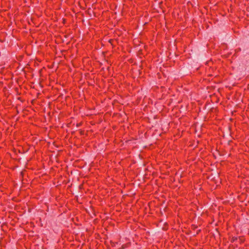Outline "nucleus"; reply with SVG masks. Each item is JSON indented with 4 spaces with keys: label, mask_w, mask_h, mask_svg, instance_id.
<instances>
[{
    "label": "nucleus",
    "mask_w": 249,
    "mask_h": 249,
    "mask_svg": "<svg viewBox=\"0 0 249 249\" xmlns=\"http://www.w3.org/2000/svg\"><path fill=\"white\" fill-rule=\"evenodd\" d=\"M200 231H201V230H198V231H197V232H196V234H199V233L200 232Z\"/></svg>",
    "instance_id": "obj_7"
},
{
    "label": "nucleus",
    "mask_w": 249,
    "mask_h": 249,
    "mask_svg": "<svg viewBox=\"0 0 249 249\" xmlns=\"http://www.w3.org/2000/svg\"><path fill=\"white\" fill-rule=\"evenodd\" d=\"M81 125V123L77 124L76 126L77 127H79Z\"/></svg>",
    "instance_id": "obj_6"
},
{
    "label": "nucleus",
    "mask_w": 249,
    "mask_h": 249,
    "mask_svg": "<svg viewBox=\"0 0 249 249\" xmlns=\"http://www.w3.org/2000/svg\"><path fill=\"white\" fill-rule=\"evenodd\" d=\"M79 133L81 135H83L85 134V130L80 129L79 130Z\"/></svg>",
    "instance_id": "obj_5"
},
{
    "label": "nucleus",
    "mask_w": 249,
    "mask_h": 249,
    "mask_svg": "<svg viewBox=\"0 0 249 249\" xmlns=\"http://www.w3.org/2000/svg\"><path fill=\"white\" fill-rule=\"evenodd\" d=\"M239 239L241 244L244 243L245 241V239L243 236L239 237Z\"/></svg>",
    "instance_id": "obj_1"
},
{
    "label": "nucleus",
    "mask_w": 249,
    "mask_h": 249,
    "mask_svg": "<svg viewBox=\"0 0 249 249\" xmlns=\"http://www.w3.org/2000/svg\"><path fill=\"white\" fill-rule=\"evenodd\" d=\"M124 245L122 246V249H124Z\"/></svg>",
    "instance_id": "obj_8"
},
{
    "label": "nucleus",
    "mask_w": 249,
    "mask_h": 249,
    "mask_svg": "<svg viewBox=\"0 0 249 249\" xmlns=\"http://www.w3.org/2000/svg\"><path fill=\"white\" fill-rule=\"evenodd\" d=\"M238 239V238L237 237H232L231 239V243H234L235 241H236Z\"/></svg>",
    "instance_id": "obj_2"
},
{
    "label": "nucleus",
    "mask_w": 249,
    "mask_h": 249,
    "mask_svg": "<svg viewBox=\"0 0 249 249\" xmlns=\"http://www.w3.org/2000/svg\"><path fill=\"white\" fill-rule=\"evenodd\" d=\"M115 41V40L113 39H110L108 40V42L112 46H114L113 42Z\"/></svg>",
    "instance_id": "obj_4"
},
{
    "label": "nucleus",
    "mask_w": 249,
    "mask_h": 249,
    "mask_svg": "<svg viewBox=\"0 0 249 249\" xmlns=\"http://www.w3.org/2000/svg\"><path fill=\"white\" fill-rule=\"evenodd\" d=\"M191 228L193 230H195L197 228V226L196 225H195V224H192L191 225Z\"/></svg>",
    "instance_id": "obj_3"
}]
</instances>
